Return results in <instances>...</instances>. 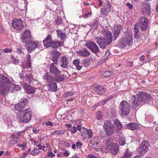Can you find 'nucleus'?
Masks as SVG:
<instances>
[{
    "label": "nucleus",
    "mask_w": 158,
    "mask_h": 158,
    "mask_svg": "<svg viewBox=\"0 0 158 158\" xmlns=\"http://www.w3.org/2000/svg\"><path fill=\"white\" fill-rule=\"evenodd\" d=\"M152 96L148 93L142 91L139 92L137 97L133 96L130 100L132 109H135L143 105L149 103L151 100Z\"/></svg>",
    "instance_id": "1"
},
{
    "label": "nucleus",
    "mask_w": 158,
    "mask_h": 158,
    "mask_svg": "<svg viewBox=\"0 0 158 158\" xmlns=\"http://www.w3.org/2000/svg\"><path fill=\"white\" fill-rule=\"evenodd\" d=\"M104 37H97L96 39V42L100 48H105L107 45L111 43L112 41V34L109 31L106 30L102 32Z\"/></svg>",
    "instance_id": "2"
},
{
    "label": "nucleus",
    "mask_w": 158,
    "mask_h": 158,
    "mask_svg": "<svg viewBox=\"0 0 158 158\" xmlns=\"http://www.w3.org/2000/svg\"><path fill=\"white\" fill-rule=\"evenodd\" d=\"M19 103L15 105V107L16 110H18L17 116L19 119V121L22 123H27L29 122L31 117V112L28 109L25 110H22L20 107Z\"/></svg>",
    "instance_id": "3"
},
{
    "label": "nucleus",
    "mask_w": 158,
    "mask_h": 158,
    "mask_svg": "<svg viewBox=\"0 0 158 158\" xmlns=\"http://www.w3.org/2000/svg\"><path fill=\"white\" fill-rule=\"evenodd\" d=\"M133 44V36L131 33H126L123 37H122L119 41V45L124 47L127 45H131Z\"/></svg>",
    "instance_id": "4"
},
{
    "label": "nucleus",
    "mask_w": 158,
    "mask_h": 158,
    "mask_svg": "<svg viewBox=\"0 0 158 158\" xmlns=\"http://www.w3.org/2000/svg\"><path fill=\"white\" fill-rule=\"evenodd\" d=\"M119 112L122 115L126 116L129 113L130 107L129 104L126 101L121 102L119 107Z\"/></svg>",
    "instance_id": "5"
},
{
    "label": "nucleus",
    "mask_w": 158,
    "mask_h": 158,
    "mask_svg": "<svg viewBox=\"0 0 158 158\" xmlns=\"http://www.w3.org/2000/svg\"><path fill=\"white\" fill-rule=\"evenodd\" d=\"M140 146L138 149L139 153L140 155L143 156L148 150L149 143L147 141L144 140L141 143Z\"/></svg>",
    "instance_id": "6"
},
{
    "label": "nucleus",
    "mask_w": 158,
    "mask_h": 158,
    "mask_svg": "<svg viewBox=\"0 0 158 158\" xmlns=\"http://www.w3.org/2000/svg\"><path fill=\"white\" fill-rule=\"evenodd\" d=\"M25 43L26 44V48L29 53H31L38 46V42L36 41L32 42L31 39L29 42Z\"/></svg>",
    "instance_id": "7"
},
{
    "label": "nucleus",
    "mask_w": 158,
    "mask_h": 158,
    "mask_svg": "<svg viewBox=\"0 0 158 158\" xmlns=\"http://www.w3.org/2000/svg\"><path fill=\"white\" fill-rule=\"evenodd\" d=\"M12 25L13 28L17 30H21L23 27L22 21L16 18L13 19Z\"/></svg>",
    "instance_id": "8"
},
{
    "label": "nucleus",
    "mask_w": 158,
    "mask_h": 158,
    "mask_svg": "<svg viewBox=\"0 0 158 158\" xmlns=\"http://www.w3.org/2000/svg\"><path fill=\"white\" fill-rule=\"evenodd\" d=\"M143 3L144 5H143L142 7V14L146 16H149L151 13V8L150 4L147 3L145 4Z\"/></svg>",
    "instance_id": "9"
},
{
    "label": "nucleus",
    "mask_w": 158,
    "mask_h": 158,
    "mask_svg": "<svg viewBox=\"0 0 158 158\" xmlns=\"http://www.w3.org/2000/svg\"><path fill=\"white\" fill-rule=\"evenodd\" d=\"M106 148L108 151H110L113 155H116L119 151V146L117 143H112V145H110Z\"/></svg>",
    "instance_id": "10"
},
{
    "label": "nucleus",
    "mask_w": 158,
    "mask_h": 158,
    "mask_svg": "<svg viewBox=\"0 0 158 158\" xmlns=\"http://www.w3.org/2000/svg\"><path fill=\"white\" fill-rule=\"evenodd\" d=\"M31 38L30 31L26 30L22 33L21 39L22 42L25 43L30 41Z\"/></svg>",
    "instance_id": "11"
},
{
    "label": "nucleus",
    "mask_w": 158,
    "mask_h": 158,
    "mask_svg": "<svg viewBox=\"0 0 158 158\" xmlns=\"http://www.w3.org/2000/svg\"><path fill=\"white\" fill-rule=\"evenodd\" d=\"M21 84L27 94H33L35 93V88L29 85L25 82H22Z\"/></svg>",
    "instance_id": "12"
},
{
    "label": "nucleus",
    "mask_w": 158,
    "mask_h": 158,
    "mask_svg": "<svg viewBox=\"0 0 158 158\" xmlns=\"http://www.w3.org/2000/svg\"><path fill=\"white\" fill-rule=\"evenodd\" d=\"M148 19L145 17H142L139 20V26L142 31L146 30L148 27Z\"/></svg>",
    "instance_id": "13"
},
{
    "label": "nucleus",
    "mask_w": 158,
    "mask_h": 158,
    "mask_svg": "<svg viewBox=\"0 0 158 158\" xmlns=\"http://www.w3.org/2000/svg\"><path fill=\"white\" fill-rule=\"evenodd\" d=\"M86 46L88 48L90 49V50L94 53H96L99 52V49L96 45L94 42L90 41L86 44Z\"/></svg>",
    "instance_id": "14"
},
{
    "label": "nucleus",
    "mask_w": 158,
    "mask_h": 158,
    "mask_svg": "<svg viewBox=\"0 0 158 158\" xmlns=\"http://www.w3.org/2000/svg\"><path fill=\"white\" fill-rule=\"evenodd\" d=\"M0 82L4 84V85H8L10 86L13 89L15 87V84L12 83L7 78L6 76L2 75H0Z\"/></svg>",
    "instance_id": "15"
},
{
    "label": "nucleus",
    "mask_w": 158,
    "mask_h": 158,
    "mask_svg": "<svg viewBox=\"0 0 158 158\" xmlns=\"http://www.w3.org/2000/svg\"><path fill=\"white\" fill-rule=\"evenodd\" d=\"M0 94L4 96H6L8 94L9 91L11 89L10 86L2 84L0 85Z\"/></svg>",
    "instance_id": "16"
},
{
    "label": "nucleus",
    "mask_w": 158,
    "mask_h": 158,
    "mask_svg": "<svg viewBox=\"0 0 158 158\" xmlns=\"http://www.w3.org/2000/svg\"><path fill=\"white\" fill-rule=\"evenodd\" d=\"M81 131L82 136L85 139H88L92 136L93 133L90 129H84Z\"/></svg>",
    "instance_id": "17"
},
{
    "label": "nucleus",
    "mask_w": 158,
    "mask_h": 158,
    "mask_svg": "<svg viewBox=\"0 0 158 158\" xmlns=\"http://www.w3.org/2000/svg\"><path fill=\"white\" fill-rule=\"evenodd\" d=\"M49 69L50 73L51 74H58L60 73V71L56 67L55 65L53 63H51L50 65Z\"/></svg>",
    "instance_id": "18"
},
{
    "label": "nucleus",
    "mask_w": 158,
    "mask_h": 158,
    "mask_svg": "<svg viewBox=\"0 0 158 158\" xmlns=\"http://www.w3.org/2000/svg\"><path fill=\"white\" fill-rule=\"evenodd\" d=\"M60 66L64 69H66L68 66L69 60L65 56L61 57L60 61Z\"/></svg>",
    "instance_id": "19"
},
{
    "label": "nucleus",
    "mask_w": 158,
    "mask_h": 158,
    "mask_svg": "<svg viewBox=\"0 0 158 158\" xmlns=\"http://www.w3.org/2000/svg\"><path fill=\"white\" fill-rule=\"evenodd\" d=\"M52 41L51 35H48L43 41L44 45L46 48H48L51 46Z\"/></svg>",
    "instance_id": "20"
},
{
    "label": "nucleus",
    "mask_w": 158,
    "mask_h": 158,
    "mask_svg": "<svg viewBox=\"0 0 158 158\" xmlns=\"http://www.w3.org/2000/svg\"><path fill=\"white\" fill-rule=\"evenodd\" d=\"M122 29V28L121 25H118L115 28L113 34V38H114L113 40H115L117 38L121 30Z\"/></svg>",
    "instance_id": "21"
},
{
    "label": "nucleus",
    "mask_w": 158,
    "mask_h": 158,
    "mask_svg": "<svg viewBox=\"0 0 158 158\" xmlns=\"http://www.w3.org/2000/svg\"><path fill=\"white\" fill-rule=\"evenodd\" d=\"M77 53L81 56L84 57L88 56L90 54V52L86 48L82 49L81 51H77Z\"/></svg>",
    "instance_id": "22"
},
{
    "label": "nucleus",
    "mask_w": 158,
    "mask_h": 158,
    "mask_svg": "<svg viewBox=\"0 0 158 158\" xmlns=\"http://www.w3.org/2000/svg\"><path fill=\"white\" fill-rule=\"evenodd\" d=\"M48 90H51L53 91H56L57 89L56 84L54 82H51L48 85Z\"/></svg>",
    "instance_id": "23"
},
{
    "label": "nucleus",
    "mask_w": 158,
    "mask_h": 158,
    "mask_svg": "<svg viewBox=\"0 0 158 158\" xmlns=\"http://www.w3.org/2000/svg\"><path fill=\"white\" fill-rule=\"evenodd\" d=\"M24 79L26 81L30 83L33 82L34 81L31 74L29 73H27L26 74L24 77Z\"/></svg>",
    "instance_id": "24"
},
{
    "label": "nucleus",
    "mask_w": 158,
    "mask_h": 158,
    "mask_svg": "<svg viewBox=\"0 0 158 158\" xmlns=\"http://www.w3.org/2000/svg\"><path fill=\"white\" fill-rule=\"evenodd\" d=\"M63 44V43L61 42L57 41H54L52 42L51 47L54 48H57L58 47H61Z\"/></svg>",
    "instance_id": "25"
},
{
    "label": "nucleus",
    "mask_w": 158,
    "mask_h": 158,
    "mask_svg": "<svg viewBox=\"0 0 158 158\" xmlns=\"http://www.w3.org/2000/svg\"><path fill=\"white\" fill-rule=\"evenodd\" d=\"M128 129L131 130H135L139 128L138 125L135 123H130L127 125Z\"/></svg>",
    "instance_id": "26"
},
{
    "label": "nucleus",
    "mask_w": 158,
    "mask_h": 158,
    "mask_svg": "<svg viewBox=\"0 0 158 158\" xmlns=\"http://www.w3.org/2000/svg\"><path fill=\"white\" fill-rule=\"evenodd\" d=\"M114 124L116 127V129L118 131L121 130L122 128V126L121 122L118 119H115Z\"/></svg>",
    "instance_id": "27"
},
{
    "label": "nucleus",
    "mask_w": 158,
    "mask_h": 158,
    "mask_svg": "<svg viewBox=\"0 0 158 158\" xmlns=\"http://www.w3.org/2000/svg\"><path fill=\"white\" fill-rule=\"evenodd\" d=\"M56 32L58 37L60 38L61 39H65V34L61 30H57L56 31Z\"/></svg>",
    "instance_id": "28"
},
{
    "label": "nucleus",
    "mask_w": 158,
    "mask_h": 158,
    "mask_svg": "<svg viewBox=\"0 0 158 158\" xmlns=\"http://www.w3.org/2000/svg\"><path fill=\"white\" fill-rule=\"evenodd\" d=\"M60 56V54L59 52H55L54 55L52 57V60L54 62V64H57V61Z\"/></svg>",
    "instance_id": "29"
},
{
    "label": "nucleus",
    "mask_w": 158,
    "mask_h": 158,
    "mask_svg": "<svg viewBox=\"0 0 158 158\" xmlns=\"http://www.w3.org/2000/svg\"><path fill=\"white\" fill-rule=\"evenodd\" d=\"M139 29L138 26L135 25L134 26V37L136 39L139 38Z\"/></svg>",
    "instance_id": "30"
},
{
    "label": "nucleus",
    "mask_w": 158,
    "mask_h": 158,
    "mask_svg": "<svg viewBox=\"0 0 158 158\" xmlns=\"http://www.w3.org/2000/svg\"><path fill=\"white\" fill-rule=\"evenodd\" d=\"M104 127L105 128V129H106V128H112L114 127L113 126V124L109 121L108 120L105 121L104 123Z\"/></svg>",
    "instance_id": "31"
},
{
    "label": "nucleus",
    "mask_w": 158,
    "mask_h": 158,
    "mask_svg": "<svg viewBox=\"0 0 158 158\" xmlns=\"http://www.w3.org/2000/svg\"><path fill=\"white\" fill-rule=\"evenodd\" d=\"M112 128H106L105 131L107 135H111L114 133V127Z\"/></svg>",
    "instance_id": "32"
},
{
    "label": "nucleus",
    "mask_w": 158,
    "mask_h": 158,
    "mask_svg": "<svg viewBox=\"0 0 158 158\" xmlns=\"http://www.w3.org/2000/svg\"><path fill=\"white\" fill-rule=\"evenodd\" d=\"M112 6L110 1L108 0L105 1L104 3V7H107V10L108 11H110L111 10Z\"/></svg>",
    "instance_id": "33"
},
{
    "label": "nucleus",
    "mask_w": 158,
    "mask_h": 158,
    "mask_svg": "<svg viewBox=\"0 0 158 158\" xmlns=\"http://www.w3.org/2000/svg\"><path fill=\"white\" fill-rule=\"evenodd\" d=\"M119 142L120 145L123 146L126 143L124 137L119 136Z\"/></svg>",
    "instance_id": "34"
},
{
    "label": "nucleus",
    "mask_w": 158,
    "mask_h": 158,
    "mask_svg": "<svg viewBox=\"0 0 158 158\" xmlns=\"http://www.w3.org/2000/svg\"><path fill=\"white\" fill-rule=\"evenodd\" d=\"M90 144H94V143L98 144V138L97 136L94 137L90 141Z\"/></svg>",
    "instance_id": "35"
},
{
    "label": "nucleus",
    "mask_w": 158,
    "mask_h": 158,
    "mask_svg": "<svg viewBox=\"0 0 158 158\" xmlns=\"http://www.w3.org/2000/svg\"><path fill=\"white\" fill-rule=\"evenodd\" d=\"M75 93L73 92L68 91L66 92L63 94V97L64 98H67L68 96H72L75 94Z\"/></svg>",
    "instance_id": "36"
},
{
    "label": "nucleus",
    "mask_w": 158,
    "mask_h": 158,
    "mask_svg": "<svg viewBox=\"0 0 158 158\" xmlns=\"http://www.w3.org/2000/svg\"><path fill=\"white\" fill-rule=\"evenodd\" d=\"M107 9L106 7H104L101 8V13L102 12V13H101L102 15V16H104L106 15V14H105L104 13L105 12V11L106 12V13H107L109 12V11H107Z\"/></svg>",
    "instance_id": "37"
},
{
    "label": "nucleus",
    "mask_w": 158,
    "mask_h": 158,
    "mask_svg": "<svg viewBox=\"0 0 158 158\" xmlns=\"http://www.w3.org/2000/svg\"><path fill=\"white\" fill-rule=\"evenodd\" d=\"M64 79L62 76L59 75H56L55 77V81H62Z\"/></svg>",
    "instance_id": "38"
},
{
    "label": "nucleus",
    "mask_w": 158,
    "mask_h": 158,
    "mask_svg": "<svg viewBox=\"0 0 158 158\" xmlns=\"http://www.w3.org/2000/svg\"><path fill=\"white\" fill-rule=\"evenodd\" d=\"M64 131L63 130L60 131H56L53 132V134L55 135H60V134H64Z\"/></svg>",
    "instance_id": "39"
},
{
    "label": "nucleus",
    "mask_w": 158,
    "mask_h": 158,
    "mask_svg": "<svg viewBox=\"0 0 158 158\" xmlns=\"http://www.w3.org/2000/svg\"><path fill=\"white\" fill-rule=\"evenodd\" d=\"M131 152L130 151L128 148L126 150L124 153V155L127 156L129 158L131 157Z\"/></svg>",
    "instance_id": "40"
},
{
    "label": "nucleus",
    "mask_w": 158,
    "mask_h": 158,
    "mask_svg": "<svg viewBox=\"0 0 158 158\" xmlns=\"http://www.w3.org/2000/svg\"><path fill=\"white\" fill-rule=\"evenodd\" d=\"M106 147H107L110 145H112V140L111 139H107L106 141Z\"/></svg>",
    "instance_id": "41"
},
{
    "label": "nucleus",
    "mask_w": 158,
    "mask_h": 158,
    "mask_svg": "<svg viewBox=\"0 0 158 158\" xmlns=\"http://www.w3.org/2000/svg\"><path fill=\"white\" fill-rule=\"evenodd\" d=\"M62 23V19L60 17H58L55 20V23L57 25H60Z\"/></svg>",
    "instance_id": "42"
},
{
    "label": "nucleus",
    "mask_w": 158,
    "mask_h": 158,
    "mask_svg": "<svg viewBox=\"0 0 158 158\" xmlns=\"http://www.w3.org/2000/svg\"><path fill=\"white\" fill-rule=\"evenodd\" d=\"M96 117L98 119H101L102 118V115L101 112L100 111H98L96 114Z\"/></svg>",
    "instance_id": "43"
},
{
    "label": "nucleus",
    "mask_w": 158,
    "mask_h": 158,
    "mask_svg": "<svg viewBox=\"0 0 158 158\" xmlns=\"http://www.w3.org/2000/svg\"><path fill=\"white\" fill-rule=\"evenodd\" d=\"M112 74V72L110 71H106L103 74V76L104 77H107L110 76Z\"/></svg>",
    "instance_id": "44"
},
{
    "label": "nucleus",
    "mask_w": 158,
    "mask_h": 158,
    "mask_svg": "<svg viewBox=\"0 0 158 158\" xmlns=\"http://www.w3.org/2000/svg\"><path fill=\"white\" fill-rule=\"evenodd\" d=\"M82 64L85 67H87L89 66V62L87 60H84L82 61Z\"/></svg>",
    "instance_id": "45"
},
{
    "label": "nucleus",
    "mask_w": 158,
    "mask_h": 158,
    "mask_svg": "<svg viewBox=\"0 0 158 158\" xmlns=\"http://www.w3.org/2000/svg\"><path fill=\"white\" fill-rule=\"evenodd\" d=\"M106 92V90L104 88L102 87L101 86L100 89L98 93V94L101 95L104 94Z\"/></svg>",
    "instance_id": "46"
},
{
    "label": "nucleus",
    "mask_w": 158,
    "mask_h": 158,
    "mask_svg": "<svg viewBox=\"0 0 158 158\" xmlns=\"http://www.w3.org/2000/svg\"><path fill=\"white\" fill-rule=\"evenodd\" d=\"M23 48L20 46H19L17 49V52L18 53L21 54L22 53H23Z\"/></svg>",
    "instance_id": "47"
},
{
    "label": "nucleus",
    "mask_w": 158,
    "mask_h": 158,
    "mask_svg": "<svg viewBox=\"0 0 158 158\" xmlns=\"http://www.w3.org/2000/svg\"><path fill=\"white\" fill-rule=\"evenodd\" d=\"M2 51H3V52L6 53H10L12 51L11 49L7 48L2 50Z\"/></svg>",
    "instance_id": "48"
},
{
    "label": "nucleus",
    "mask_w": 158,
    "mask_h": 158,
    "mask_svg": "<svg viewBox=\"0 0 158 158\" xmlns=\"http://www.w3.org/2000/svg\"><path fill=\"white\" fill-rule=\"evenodd\" d=\"M17 142V139L16 138L12 139L9 141L10 144L16 143Z\"/></svg>",
    "instance_id": "49"
},
{
    "label": "nucleus",
    "mask_w": 158,
    "mask_h": 158,
    "mask_svg": "<svg viewBox=\"0 0 158 158\" xmlns=\"http://www.w3.org/2000/svg\"><path fill=\"white\" fill-rule=\"evenodd\" d=\"M39 150L38 149H35L33 150L31 152V154L32 155H35L39 153Z\"/></svg>",
    "instance_id": "50"
},
{
    "label": "nucleus",
    "mask_w": 158,
    "mask_h": 158,
    "mask_svg": "<svg viewBox=\"0 0 158 158\" xmlns=\"http://www.w3.org/2000/svg\"><path fill=\"white\" fill-rule=\"evenodd\" d=\"M101 86V85L95 86L93 88V89L94 90L97 92L98 93L100 90V89Z\"/></svg>",
    "instance_id": "51"
},
{
    "label": "nucleus",
    "mask_w": 158,
    "mask_h": 158,
    "mask_svg": "<svg viewBox=\"0 0 158 158\" xmlns=\"http://www.w3.org/2000/svg\"><path fill=\"white\" fill-rule=\"evenodd\" d=\"M73 63L75 66L77 65L78 64H80V61L79 59H77L73 60Z\"/></svg>",
    "instance_id": "52"
},
{
    "label": "nucleus",
    "mask_w": 158,
    "mask_h": 158,
    "mask_svg": "<svg viewBox=\"0 0 158 158\" xmlns=\"http://www.w3.org/2000/svg\"><path fill=\"white\" fill-rule=\"evenodd\" d=\"M63 154L64 156L67 157L70 155V152L69 151L66 150L63 152Z\"/></svg>",
    "instance_id": "53"
},
{
    "label": "nucleus",
    "mask_w": 158,
    "mask_h": 158,
    "mask_svg": "<svg viewBox=\"0 0 158 158\" xmlns=\"http://www.w3.org/2000/svg\"><path fill=\"white\" fill-rule=\"evenodd\" d=\"M111 98H109L108 99H105V100L102 101L101 103L102 105H104L107 101H109L110 99H111Z\"/></svg>",
    "instance_id": "54"
},
{
    "label": "nucleus",
    "mask_w": 158,
    "mask_h": 158,
    "mask_svg": "<svg viewBox=\"0 0 158 158\" xmlns=\"http://www.w3.org/2000/svg\"><path fill=\"white\" fill-rule=\"evenodd\" d=\"M126 6H127L129 9H132L133 8L132 5L130 3H127L126 4Z\"/></svg>",
    "instance_id": "55"
},
{
    "label": "nucleus",
    "mask_w": 158,
    "mask_h": 158,
    "mask_svg": "<svg viewBox=\"0 0 158 158\" xmlns=\"http://www.w3.org/2000/svg\"><path fill=\"white\" fill-rule=\"evenodd\" d=\"M77 130V128L76 126H73L72 128L71 132L72 133H74L76 132Z\"/></svg>",
    "instance_id": "56"
},
{
    "label": "nucleus",
    "mask_w": 158,
    "mask_h": 158,
    "mask_svg": "<svg viewBox=\"0 0 158 158\" xmlns=\"http://www.w3.org/2000/svg\"><path fill=\"white\" fill-rule=\"evenodd\" d=\"M49 77L47 74H45L44 76V79L48 81L49 80Z\"/></svg>",
    "instance_id": "57"
},
{
    "label": "nucleus",
    "mask_w": 158,
    "mask_h": 158,
    "mask_svg": "<svg viewBox=\"0 0 158 158\" xmlns=\"http://www.w3.org/2000/svg\"><path fill=\"white\" fill-rule=\"evenodd\" d=\"M76 145L77 146V149L80 146H81L82 145V143L80 141L77 142L76 143Z\"/></svg>",
    "instance_id": "58"
},
{
    "label": "nucleus",
    "mask_w": 158,
    "mask_h": 158,
    "mask_svg": "<svg viewBox=\"0 0 158 158\" xmlns=\"http://www.w3.org/2000/svg\"><path fill=\"white\" fill-rule=\"evenodd\" d=\"M31 58V56L29 54H28L27 56V62L28 63H31V61H30V59Z\"/></svg>",
    "instance_id": "59"
},
{
    "label": "nucleus",
    "mask_w": 158,
    "mask_h": 158,
    "mask_svg": "<svg viewBox=\"0 0 158 158\" xmlns=\"http://www.w3.org/2000/svg\"><path fill=\"white\" fill-rule=\"evenodd\" d=\"M22 102L24 104L23 106H25L26 105L27 103V98L24 99L22 101Z\"/></svg>",
    "instance_id": "60"
},
{
    "label": "nucleus",
    "mask_w": 158,
    "mask_h": 158,
    "mask_svg": "<svg viewBox=\"0 0 158 158\" xmlns=\"http://www.w3.org/2000/svg\"><path fill=\"white\" fill-rule=\"evenodd\" d=\"M92 146V147L93 148H95V149L97 151H98V148H96V147L97 146V145H98V144H95V143H94V144H90Z\"/></svg>",
    "instance_id": "61"
},
{
    "label": "nucleus",
    "mask_w": 158,
    "mask_h": 158,
    "mask_svg": "<svg viewBox=\"0 0 158 158\" xmlns=\"http://www.w3.org/2000/svg\"><path fill=\"white\" fill-rule=\"evenodd\" d=\"M47 126H53L52 123L51 121H48L46 123Z\"/></svg>",
    "instance_id": "62"
},
{
    "label": "nucleus",
    "mask_w": 158,
    "mask_h": 158,
    "mask_svg": "<svg viewBox=\"0 0 158 158\" xmlns=\"http://www.w3.org/2000/svg\"><path fill=\"white\" fill-rule=\"evenodd\" d=\"M19 104H20V107H21V109H23L25 106H23L24 104L22 102V101H20L19 102Z\"/></svg>",
    "instance_id": "63"
},
{
    "label": "nucleus",
    "mask_w": 158,
    "mask_h": 158,
    "mask_svg": "<svg viewBox=\"0 0 158 158\" xmlns=\"http://www.w3.org/2000/svg\"><path fill=\"white\" fill-rule=\"evenodd\" d=\"M88 158H97L96 156L94 155H89L87 156Z\"/></svg>",
    "instance_id": "64"
}]
</instances>
